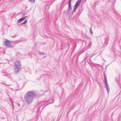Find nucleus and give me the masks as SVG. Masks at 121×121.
<instances>
[{
  "instance_id": "obj_2",
  "label": "nucleus",
  "mask_w": 121,
  "mask_h": 121,
  "mask_svg": "<svg viewBox=\"0 0 121 121\" xmlns=\"http://www.w3.org/2000/svg\"><path fill=\"white\" fill-rule=\"evenodd\" d=\"M82 0H78L75 4L73 11L72 12V13L73 12H75L78 7L80 5Z\"/></svg>"
},
{
  "instance_id": "obj_15",
  "label": "nucleus",
  "mask_w": 121,
  "mask_h": 121,
  "mask_svg": "<svg viewBox=\"0 0 121 121\" xmlns=\"http://www.w3.org/2000/svg\"><path fill=\"white\" fill-rule=\"evenodd\" d=\"M69 10V9L67 11V13L68 14L69 13V12H70V10Z\"/></svg>"
},
{
  "instance_id": "obj_4",
  "label": "nucleus",
  "mask_w": 121,
  "mask_h": 121,
  "mask_svg": "<svg viewBox=\"0 0 121 121\" xmlns=\"http://www.w3.org/2000/svg\"><path fill=\"white\" fill-rule=\"evenodd\" d=\"M14 66L15 67H21L20 61L18 60H16L14 63Z\"/></svg>"
},
{
  "instance_id": "obj_14",
  "label": "nucleus",
  "mask_w": 121,
  "mask_h": 121,
  "mask_svg": "<svg viewBox=\"0 0 121 121\" xmlns=\"http://www.w3.org/2000/svg\"><path fill=\"white\" fill-rule=\"evenodd\" d=\"M86 57L85 58H86L87 57H88V55L87 56V53H86Z\"/></svg>"
},
{
  "instance_id": "obj_3",
  "label": "nucleus",
  "mask_w": 121,
  "mask_h": 121,
  "mask_svg": "<svg viewBox=\"0 0 121 121\" xmlns=\"http://www.w3.org/2000/svg\"><path fill=\"white\" fill-rule=\"evenodd\" d=\"M105 86L106 89L108 92H109L110 91V89L108 84L107 80L106 77L105 76Z\"/></svg>"
},
{
  "instance_id": "obj_9",
  "label": "nucleus",
  "mask_w": 121,
  "mask_h": 121,
  "mask_svg": "<svg viewBox=\"0 0 121 121\" xmlns=\"http://www.w3.org/2000/svg\"><path fill=\"white\" fill-rule=\"evenodd\" d=\"M39 54L40 55H45V53L44 52H41L40 51L39 52Z\"/></svg>"
},
{
  "instance_id": "obj_21",
  "label": "nucleus",
  "mask_w": 121,
  "mask_h": 121,
  "mask_svg": "<svg viewBox=\"0 0 121 121\" xmlns=\"http://www.w3.org/2000/svg\"><path fill=\"white\" fill-rule=\"evenodd\" d=\"M23 15H25V14H23Z\"/></svg>"
},
{
  "instance_id": "obj_8",
  "label": "nucleus",
  "mask_w": 121,
  "mask_h": 121,
  "mask_svg": "<svg viewBox=\"0 0 121 121\" xmlns=\"http://www.w3.org/2000/svg\"><path fill=\"white\" fill-rule=\"evenodd\" d=\"M69 9L71 10L72 9V7L71 6V4H69Z\"/></svg>"
},
{
  "instance_id": "obj_20",
  "label": "nucleus",
  "mask_w": 121,
  "mask_h": 121,
  "mask_svg": "<svg viewBox=\"0 0 121 121\" xmlns=\"http://www.w3.org/2000/svg\"><path fill=\"white\" fill-rule=\"evenodd\" d=\"M23 15H25V14H23Z\"/></svg>"
},
{
  "instance_id": "obj_7",
  "label": "nucleus",
  "mask_w": 121,
  "mask_h": 121,
  "mask_svg": "<svg viewBox=\"0 0 121 121\" xmlns=\"http://www.w3.org/2000/svg\"><path fill=\"white\" fill-rule=\"evenodd\" d=\"M27 17V16H26L25 17L19 19L17 22V23H19L21 22H22L23 20H24Z\"/></svg>"
},
{
  "instance_id": "obj_17",
  "label": "nucleus",
  "mask_w": 121,
  "mask_h": 121,
  "mask_svg": "<svg viewBox=\"0 0 121 121\" xmlns=\"http://www.w3.org/2000/svg\"><path fill=\"white\" fill-rule=\"evenodd\" d=\"M10 100L12 102V100H11V99H10Z\"/></svg>"
},
{
  "instance_id": "obj_13",
  "label": "nucleus",
  "mask_w": 121,
  "mask_h": 121,
  "mask_svg": "<svg viewBox=\"0 0 121 121\" xmlns=\"http://www.w3.org/2000/svg\"><path fill=\"white\" fill-rule=\"evenodd\" d=\"M71 0H69V4H71Z\"/></svg>"
},
{
  "instance_id": "obj_12",
  "label": "nucleus",
  "mask_w": 121,
  "mask_h": 121,
  "mask_svg": "<svg viewBox=\"0 0 121 121\" xmlns=\"http://www.w3.org/2000/svg\"><path fill=\"white\" fill-rule=\"evenodd\" d=\"M29 1L32 3H34L35 2V0H29Z\"/></svg>"
},
{
  "instance_id": "obj_5",
  "label": "nucleus",
  "mask_w": 121,
  "mask_h": 121,
  "mask_svg": "<svg viewBox=\"0 0 121 121\" xmlns=\"http://www.w3.org/2000/svg\"><path fill=\"white\" fill-rule=\"evenodd\" d=\"M4 42V43L5 44L7 47H11V43L9 41L7 40Z\"/></svg>"
},
{
  "instance_id": "obj_10",
  "label": "nucleus",
  "mask_w": 121,
  "mask_h": 121,
  "mask_svg": "<svg viewBox=\"0 0 121 121\" xmlns=\"http://www.w3.org/2000/svg\"><path fill=\"white\" fill-rule=\"evenodd\" d=\"M27 20H25L23 22V23H22L21 24L22 25H23V24H25L27 22Z\"/></svg>"
},
{
  "instance_id": "obj_6",
  "label": "nucleus",
  "mask_w": 121,
  "mask_h": 121,
  "mask_svg": "<svg viewBox=\"0 0 121 121\" xmlns=\"http://www.w3.org/2000/svg\"><path fill=\"white\" fill-rule=\"evenodd\" d=\"M21 67H15L14 69V73L16 74L18 73L21 70Z\"/></svg>"
},
{
  "instance_id": "obj_1",
  "label": "nucleus",
  "mask_w": 121,
  "mask_h": 121,
  "mask_svg": "<svg viewBox=\"0 0 121 121\" xmlns=\"http://www.w3.org/2000/svg\"><path fill=\"white\" fill-rule=\"evenodd\" d=\"M36 96L35 93L32 91L28 92L24 96V100L26 103L28 105L30 104L32 102L33 98Z\"/></svg>"
},
{
  "instance_id": "obj_18",
  "label": "nucleus",
  "mask_w": 121,
  "mask_h": 121,
  "mask_svg": "<svg viewBox=\"0 0 121 121\" xmlns=\"http://www.w3.org/2000/svg\"><path fill=\"white\" fill-rule=\"evenodd\" d=\"M11 88L12 90H13V88Z\"/></svg>"
},
{
  "instance_id": "obj_11",
  "label": "nucleus",
  "mask_w": 121,
  "mask_h": 121,
  "mask_svg": "<svg viewBox=\"0 0 121 121\" xmlns=\"http://www.w3.org/2000/svg\"><path fill=\"white\" fill-rule=\"evenodd\" d=\"M90 33H91V34H93V33L92 32V27H91L90 28Z\"/></svg>"
},
{
  "instance_id": "obj_16",
  "label": "nucleus",
  "mask_w": 121,
  "mask_h": 121,
  "mask_svg": "<svg viewBox=\"0 0 121 121\" xmlns=\"http://www.w3.org/2000/svg\"><path fill=\"white\" fill-rule=\"evenodd\" d=\"M12 105L13 106V108H14V105H13V103H12Z\"/></svg>"
},
{
  "instance_id": "obj_19",
  "label": "nucleus",
  "mask_w": 121,
  "mask_h": 121,
  "mask_svg": "<svg viewBox=\"0 0 121 121\" xmlns=\"http://www.w3.org/2000/svg\"><path fill=\"white\" fill-rule=\"evenodd\" d=\"M51 103H49L48 104H51Z\"/></svg>"
}]
</instances>
